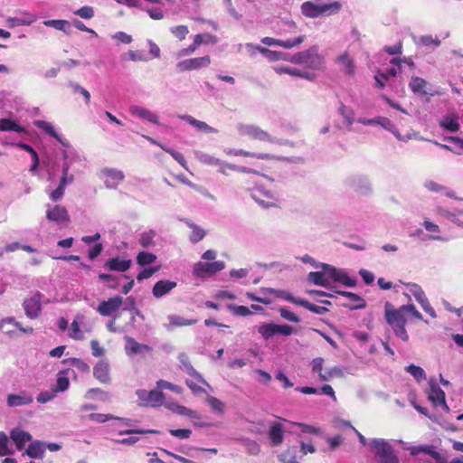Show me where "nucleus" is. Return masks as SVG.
I'll return each instance as SVG.
<instances>
[{
  "label": "nucleus",
  "instance_id": "obj_27",
  "mask_svg": "<svg viewBox=\"0 0 463 463\" xmlns=\"http://www.w3.org/2000/svg\"><path fill=\"white\" fill-rule=\"evenodd\" d=\"M132 265L130 259H124L120 257L112 258L106 261L105 268L110 271H127Z\"/></svg>",
  "mask_w": 463,
  "mask_h": 463
},
{
  "label": "nucleus",
  "instance_id": "obj_46",
  "mask_svg": "<svg viewBox=\"0 0 463 463\" xmlns=\"http://www.w3.org/2000/svg\"><path fill=\"white\" fill-rule=\"evenodd\" d=\"M44 450H45V444L41 441L36 440V441L32 442L28 446V448L26 449V454L30 458H43Z\"/></svg>",
  "mask_w": 463,
  "mask_h": 463
},
{
  "label": "nucleus",
  "instance_id": "obj_15",
  "mask_svg": "<svg viewBox=\"0 0 463 463\" xmlns=\"http://www.w3.org/2000/svg\"><path fill=\"white\" fill-rule=\"evenodd\" d=\"M0 330L10 336L17 335V333L32 334L33 327H24L21 323L16 321L14 317H6L0 322Z\"/></svg>",
  "mask_w": 463,
  "mask_h": 463
},
{
  "label": "nucleus",
  "instance_id": "obj_3",
  "mask_svg": "<svg viewBox=\"0 0 463 463\" xmlns=\"http://www.w3.org/2000/svg\"><path fill=\"white\" fill-rule=\"evenodd\" d=\"M384 317L394 335L403 342H408L409 335L405 328L407 317H403L398 312H395L394 307L390 302H386L384 305Z\"/></svg>",
  "mask_w": 463,
  "mask_h": 463
},
{
  "label": "nucleus",
  "instance_id": "obj_16",
  "mask_svg": "<svg viewBox=\"0 0 463 463\" xmlns=\"http://www.w3.org/2000/svg\"><path fill=\"white\" fill-rule=\"evenodd\" d=\"M123 304V298L115 296L109 298L108 300L100 301L97 311L103 317H111L116 313Z\"/></svg>",
  "mask_w": 463,
  "mask_h": 463
},
{
  "label": "nucleus",
  "instance_id": "obj_10",
  "mask_svg": "<svg viewBox=\"0 0 463 463\" xmlns=\"http://www.w3.org/2000/svg\"><path fill=\"white\" fill-rule=\"evenodd\" d=\"M136 394L140 406L157 407L164 403V394L157 390L146 391L140 389L136 392Z\"/></svg>",
  "mask_w": 463,
  "mask_h": 463
},
{
  "label": "nucleus",
  "instance_id": "obj_4",
  "mask_svg": "<svg viewBox=\"0 0 463 463\" xmlns=\"http://www.w3.org/2000/svg\"><path fill=\"white\" fill-rule=\"evenodd\" d=\"M62 151L63 162L61 165V178L73 182L75 174L79 170V166L82 165L81 156L71 147L65 146Z\"/></svg>",
  "mask_w": 463,
  "mask_h": 463
},
{
  "label": "nucleus",
  "instance_id": "obj_45",
  "mask_svg": "<svg viewBox=\"0 0 463 463\" xmlns=\"http://www.w3.org/2000/svg\"><path fill=\"white\" fill-rule=\"evenodd\" d=\"M14 146L30 153V155L32 156V161H33L32 165L30 167V171L33 173L35 172V170L38 168L39 164H40L37 152L30 145L23 143V142L14 143Z\"/></svg>",
  "mask_w": 463,
  "mask_h": 463
},
{
  "label": "nucleus",
  "instance_id": "obj_5",
  "mask_svg": "<svg viewBox=\"0 0 463 463\" xmlns=\"http://www.w3.org/2000/svg\"><path fill=\"white\" fill-rule=\"evenodd\" d=\"M289 61L294 64L306 65L311 70H321L324 66V59L318 53L317 46L297 52L290 56Z\"/></svg>",
  "mask_w": 463,
  "mask_h": 463
},
{
  "label": "nucleus",
  "instance_id": "obj_49",
  "mask_svg": "<svg viewBox=\"0 0 463 463\" xmlns=\"http://www.w3.org/2000/svg\"><path fill=\"white\" fill-rule=\"evenodd\" d=\"M394 311L398 312L403 317H407V315H411L416 319H422V315L416 309L415 306L412 304L402 305L398 308L394 307Z\"/></svg>",
  "mask_w": 463,
  "mask_h": 463
},
{
  "label": "nucleus",
  "instance_id": "obj_21",
  "mask_svg": "<svg viewBox=\"0 0 463 463\" xmlns=\"http://www.w3.org/2000/svg\"><path fill=\"white\" fill-rule=\"evenodd\" d=\"M423 187L429 192L439 194L448 198L457 199L456 192L453 189L434 180H425L423 183Z\"/></svg>",
  "mask_w": 463,
  "mask_h": 463
},
{
  "label": "nucleus",
  "instance_id": "obj_11",
  "mask_svg": "<svg viewBox=\"0 0 463 463\" xmlns=\"http://www.w3.org/2000/svg\"><path fill=\"white\" fill-rule=\"evenodd\" d=\"M306 40V35L299 34L293 38H272V37H263L260 41L262 43L268 46H279L284 49H293L301 45Z\"/></svg>",
  "mask_w": 463,
  "mask_h": 463
},
{
  "label": "nucleus",
  "instance_id": "obj_31",
  "mask_svg": "<svg viewBox=\"0 0 463 463\" xmlns=\"http://www.w3.org/2000/svg\"><path fill=\"white\" fill-rule=\"evenodd\" d=\"M409 87L411 90V91L417 95H432V93L429 90V83L420 77H411L409 82Z\"/></svg>",
  "mask_w": 463,
  "mask_h": 463
},
{
  "label": "nucleus",
  "instance_id": "obj_26",
  "mask_svg": "<svg viewBox=\"0 0 463 463\" xmlns=\"http://www.w3.org/2000/svg\"><path fill=\"white\" fill-rule=\"evenodd\" d=\"M353 190L360 194H367L372 191V184L366 176H354L349 181Z\"/></svg>",
  "mask_w": 463,
  "mask_h": 463
},
{
  "label": "nucleus",
  "instance_id": "obj_28",
  "mask_svg": "<svg viewBox=\"0 0 463 463\" xmlns=\"http://www.w3.org/2000/svg\"><path fill=\"white\" fill-rule=\"evenodd\" d=\"M33 401V396L23 391L17 394H9L6 402L9 407H18L30 404Z\"/></svg>",
  "mask_w": 463,
  "mask_h": 463
},
{
  "label": "nucleus",
  "instance_id": "obj_43",
  "mask_svg": "<svg viewBox=\"0 0 463 463\" xmlns=\"http://www.w3.org/2000/svg\"><path fill=\"white\" fill-rule=\"evenodd\" d=\"M167 319L169 321V324L166 325L165 326L168 330H171L176 326H192L197 322L196 319H186L177 315H170L167 317Z\"/></svg>",
  "mask_w": 463,
  "mask_h": 463
},
{
  "label": "nucleus",
  "instance_id": "obj_60",
  "mask_svg": "<svg viewBox=\"0 0 463 463\" xmlns=\"http://www.w3.org/2000/svg\"><path fill=\"white\" fill-rule=\"evenodd\" d=\"M156 260V256L153 253L141 251L137 256V263L140 266L150 265Z\"/></svg>",
  "mask_w": 463,
  "mask_h": 463
},
{
  "label": "nucleus",
  "instance_id": "obj_47",
  "mask_svg": "<svg viewBox=\"0 0 463 463\" xmlns=\"http://www.w3.org/2000/svg\"><path fill=\"white\" fill-rule=\"evenodd\" d=\"M439 124L444 129H446L451 133H455L459 129L458 117H456L455 115H449V116L444 117L440 120Z\"/></svg>",
  "mask_w": 463,
  "mask_h": 463
},
{
  "label": "nucleus",
  "instance_id": "obj_25",
  "mask_svg": "<svg viewBox=\"0 0 463 463\" xmlns=\"http://www.w3.org/2000/svg\"><path fill=\"white\" fill-rule=\"evenodd\" d=\"M37 19V16L32 13L21 12L18 16L8 17L7 25L11 28L22 25H31Z\"/></svg>",
  "mask_w": 463,
  "mask_h": 463
},
{
  "label": "nucleus",
  "instance_id": "obj_48",
  "mask_svg": "<svg viewBox=\"0 0 463 463\" xmlns=\"http://www.w3.org/2000/svg\"><path fill=\"white\" fill-rule=\"evenodd\" d=\"M0 131H14L17 133H22L24 132V128L17 124V122L13 119L1 118Z\"/></svg>",
  "mask_w": 463,
  "mask_h": 463
},
{
  "label": "nucleus",
  "instance_id": "obj_39",
  "mask_svg": "<svg viewBox=\"0 0 463 463\" xmlns=\"http://www.w3.org/2000/svg\"><path fill=\"white\" fill-rule=\"evenodd\" d=\"M278 34L282 38H293L299 35L298 27L292 20L283 22L282 25L279 28Z\"/></svg>",
  "mask_w": 463,
  "mask_h": 463
},
{
  "label": "nucleus",
  "instance_id": "obj_52",
  "mask_svg": "<svg viewBox=\"0 0 463 463\" xmlns=\"http://www.w3.org/2000/svg\"><path fill=\"white\" fill-rule=\"evenodd\" d=\"M226 153L228 155H233L236 156H251V157H256L259 159H269V158L274 157L273 156H270L269 154H264V153L254 154V153H250V152H248V151H245L242 149H230Z\"/></svg>",
  "mask_w": 463,
  "mask_h": 463
},
{
  "label": "nucleus",
  "instance_id": "obj_20",
  "mask_svg": "<svg viewBox=\"0 0 463 463\" xmlns=\"http://www.w3.org/2000/svg\"><path fill=\"white\" fill-rule=\"evenodd\" d=\"M195 157L198 159V161L203 165H213L218 167V172H220L222 175H228L227 174V168L228 164L227 162H224L219 158H216L207 153L198 151L195 153Z\"/></svg>",
  "mask_w": 463,
  "mask_h": 463
},
{
  "label": "nucleus",
  "instance_id": "obj_41",
  "mask_svg": "<svg viewBox=\"0 0 463 463\" xmlns=\"http://www.w3.org/2000/svg\"><path fill=\"white\" fill-rule=\"evenodd\" d=\"M165 407L171 411L182 415V416H187L190 418H197V413L183 405L178 404L175 402H165L163 403Z\"/></svg>",
  "mask_w": 463,
  "mask_h": 463
},
{
  "label": "nucleus",
  "instance_id": "obj_62",
  "mask_svg": "<svg viewBox=\"0 0 463 463\" xmlns=\"http://www.w3.org/2000/svg\"><path fill=\"white\" fill-rule=\"evenodd\" d=\"M338 110H339V113L344 118L345 123L348 126H352L353 123L354 122V112L353 109L350 107H347L344 104H341Z\"/></svg>",
  "mask_w": 463,
  "mask_h": 463
},
{
  "label": "nucleus",
  "instance_id": "obj_53",
  "mask_svg": "<svg viewBox=\"0 0 463 463\" xmlns=\"http://www.w3.org/2000/svg\"><path fill=\"white\" fill-rule=\"evenodd\" d=\"M70 382L65 372H60L56 380V384L52 387L55 392H64L69 388Z\"/></svg>",
  "mask_w": 463,
  "mask_h": 463
},
{
  "label": "nucleus",
  "instance_id": "obj_57",
  "mask_svg": "<svg viewBox=\"0 0 463 463\" xmlns=\"http://www.w3.org/2000/svg\"><path fill=\"white\" fill-rule=\"evenodd\" d=\"M405 371L409 373L417 382H421L426 379L425 371L415 364H410L405 367Z\"/></svg>",
  "mask_w": 463,
  "mask_h": 463
},
{
  "label": "nucleus",
  "instance_id": "obj_37",
  "mask_svg": "<svg viewBox=\"0 0 463 463\" xmlns=\"http://www.w3.org/2000/svg\"><path fill=\"white\" fill-rule=\"evenodd\" d=\"M286 431V428L279 423L274 422L270 425L269 430V438L273 446H278L283 441V433Z\"/></svg>",
  "mask_w": 463,
  "mask_h": 463
},
{
  "label": "nucleus",
  "instance_id": "obj_17",
  "mask_svg": "<svg viewBox=\"0 0 463 463\" xmlns=\"http://www.w3.org/2000/svg\"><path fill=\"white\" fill-rule=\"evenodd\" d=\"M85 316L77 314L71 324L69 328V336L74 340H83L85 338V332H90V328L85 326Z\"/></svg>",
  "mask_w": 463,
  "mask_h": 463
},
{
  "label": "nucleus",
  "instance_id": "obj_6",
  "mask_svg": "<svg viewBox=\"0 0 463 463\" xmlns=\"http://www.w3.org/2000/svg\"><path fill=\"white\" fill-rule=\"evenodd\" d=\"M369 447L381 463H399L398 457L387 440L383 439H372L369 441Z\"/></svg>",
  "mask_w": 463,
  "mask_h": 463
},
{
  "label": "nucleus",
  "instance_id": "obj_35",
  "mask_svg": "<svg viewBox=\"0 0 463 463\" xmlns=\"http://www.w3.org/2000/svg\"><path fill=\"white\" fill-rule=\"evenodd\" d=\"M33 124L36 128L58 140L63 146H68V143L56 132L52 123L45 120H35Z\"/></svg>",
  "mask_w": 463,
  "mask_h": 463
},
{
  "label": "nucleus",
  "instance_id": "obj_38",
  "mask_svg": "<svg viewBox=\"0 0 463 463\" xmlns=\"http://www.w3.org/2000/svg\"><path fill=\"white\" fill-rule=\"evenodd\" d=\"M274 70L276 72H278L279 74L286 73V74H289L291 76H297V77H300V78L307 79L309 80H312L314 79V74H312L308 71H301L297 68H291L288 66L279 65V66L274 67Z\"/></svg>",
  "mask_w": 463,
  "mask_h": 463
},
{
  "label": "nucleus",
  "instance_id": "obj_50",
  "mask_svg": "<svg viewBox=\"0 0 463 463\" xmlns=\"http://www.w3.org/2000/svg\"><path fill=\"white\" fill-rule=\"evenodd\" d=\"M391 66L386 70V71H381V77L385 80H389L390 78H393L397 75V73L401 71V60L398 58H392L390 61Z\"/></svg>",
  "mask_w": 463,
  "mask_h": 463
},
{
  "label": "nucleus",
  "instance_id": "obj_14",
  "mask_svg": "<svg viewBox=\"0 0 463 463\" xmlns=\"http://www.w3.org/2000/svg\"><path fill=\"white\" fill-rule=\"evenodd\" d=\"M42 297L40 292H35L26 298L23 302V307L27 317L34 319L39 317L42 312Z\"/></svg>",
  "mask_w": 463,
  "mask_h": 463
},
{
  "label": "nucleus",
  "instance_id": "obj_30",
  "mask_svg": "<svg viewBox=\"0 0 463 463\" xmlns=\"http://www.w3.org/2000/svg\"><path fill=\"white\" fill-rule=\"evenodd\" d=\"M176 282L171 280H159L152 289L155 298H161L176 287Z\"/></svg>",
  "mask_w": 463,
  "mask_h": 463
},
{
  "label": "nucleus",
  "instance_id": "obj_8",
  "mask_svg": "<svg viewBox=\"0 0 463 463\" xmlns=\"http://www.w3.org/2000/svg\"><path fill=\"white\" fill-rule=\"evenodd\" d=\"M238 133L242 137H248L251 139L276 143L277 139L272 137L269 133L261 129L260 127L250 124H239L237 126Z\"/></svg>",
  "mask_w": 463,
  "mask_h": 463
},
{
  "label": "nucleus",
  "instance_id": "obj_59",
  "mask_svg": "<svg viewBox=\"0 0 463 463\" xmlns=\"http://www.w3.org/2000/svg\"><path fill=\"white\" fill-rule=\"evenodd\" d=\"M187 224L192 229V233L190 234V241L193 243H196L202 241L205 236L204 230L192 222H187Z\"/></svg>",
  "mask_w": 463,
  "mask_h": 463
},
{
  "label": "nucleus",
  "instance_id": "obj_63",
  "mask_svg": "<svg viewBox=\"0 0 463 463\" xmlns=\"http://www.w3.org/2000/svg\"><path fill=\"white\" fill-rule=\"evenodd\" d=\"M279 458L282 463H299L297 459V450L288 449L279 455Z\"/></svg>",
  "mask_w": 463,
  "mask_h": 463
},
{
  "label": "nucleus",
  "instance_id": "obj_7",
  "mask_svg": "<svg viewBox=\"0 0 463 463\" xmlns=\"http://www.w3.org/2000/svg\"><path fill=\"white\" fill-rule=\"evenodd\" d=\"M250 196L262 208L275 207L278 203L276 193L261 184L255 185L250 191Z\"/></svg>",
  "mask_w": 463,
  "mask_h": 463
},
{
  "label": "nucleus",
  "instance_id": "obj_42",
  "mask_svg": "<svg viewBox=\"0 0 463 463\" xmlns=\"http://www.w3.org/2000/svg\"><path fill=\"white\" fill-rule=\"evenodd\" d=\"M422 225L427 232L431 233L430 235H429V239L434 240V241H447L446 237L441 236L439 234L440 228L438 224L430 222L429 219H425Z\"/></svg>",
  "mask_w": 463,
  "mask_h": 463
},
{
  "label": "nucleus",
  "instance_id": "obj_22",
  "mask_svg": "<svg viewBox=\"0 0 463 463\" xmlns=\"http://www.w3.org/2000/svg\"><path fill=\"white\" fill-rule=\"evenodd\" d=\"M129 113L132 116L137 117L138 118H142L150 123L159 125V116L157 115V113H156L145 107L137 106V105H131L129 107Z\"/></svg>",
  "mask_w": 463,
  "mask_h": 463
},
{
  "label": "nucleus",
  "instance_id": "obj_33",
  "mask_svg": "<svg viewBox=\"0 0 463 463\" xmlns=\"http://www.w3.org/2000/svg\"><path fill=\"white\" fill-rule=\"evenodd\" d=\"M179 118L186 121L188 124H190L192 127H194L195 129H197L200 132L217 133V129L209 126L207 123H205L203 121L194 118V117H192L190 115H181V116H179Z\"/></svg>",
  "mask_w": 463,
  "mask_h": 463
},
{
  "label": "nucleus",
  "instance_id": "obj_56",
  "mask_svg": "<svg viewBox=\"0 0 463 463\" xmlns=\"http://www.w3.org/2000/svg\"><path fill=\"white\" fill-rule=\"evenodd\" d=\"M207 403L211 407V409L218 413V414H223L225 411V404L221 400L217 399L216 397L207 395Z\"/></svg>",
  "mask_w": 463,
  "mask_h": 463
},
{
  "label": "nucleus",
  "instance_id": "obj_55",
  "mask_svg": "<svg viewBox=\"0 0 463 463\" xmlns=\"http://www.w3.org/2000/svg\"><path fill=\"white\" fill-rule=\"evenodd\" d=\"M258 331L265 340H268L270 337H272L273 335H277L276 324H273V323L263 324L259 326Z\"/></svg>",
  "mask_w": 463,
  "mask_h": 463
},
{
  "label": "nucleus",
  "instance_id": "obj_1",
  "mask_svg": "<svg viewBox=\"0 0 463 463\" xmlns=\"http://www.w3.org/2000/svg\"><path fill=\"white\" fill-rule=\"evenodd\" d=\"M322 270L310 272L307 280L317 286L333 289V284L340 282L347 287H354L355 279L350 278L344 270L337 269L328 264H321Z\"/></svg>",
  "mask_w": 463,
  "mask_h": 463
},
{
  "label": "nucleus",
  "instance_id": "obj_32",
  "mask_svg": "<svg viewBox=\"0 0 463 463\" xmlns=\"http://www.w3.org/2000/svg\"><path fill=\"white\" fill-rule=\"evenodd\" d=\"M292 426V429L290 431L292 433L301 435V434H307V435H314V436H319L321 435L322 431L321 429L313 425L304 424V423H296L292 422L290 423Z\"/></svg>",
  "mask_w": 463,
  "mask_h": 463
},
{
  "label": "nucleus",
  "instance_id": "obj_61",
  "mask_svg": "<svg viewBox=\"0 0 463 463\" xmlns=\"http://www.w3.org/2000/svg\"><path fill=\"white\" fill-rule=\"evenodd\" d=\"M407 287L409 292L415 298L418 303L427 298L423 289L418 284L410 283Z\"/></svg>",
  "mask_w": 463,
  "mask_h": 463
},
{
  "label": "nucleus",
  "instance_id": "obj_64",
  "mask_svg": "<svg viewBox=\"0 0 463 463\" xmlns=\"http://www.w3.org/2000/svg\"><path fill=\"white\" fill-rule=\"evenodd\" d=\"M241 442L245 447L248 453H250L251 455L259 454L260 449L259 444L256 441L249 439H241Z\"/></svg>",
  "mask_w": 463,
  "mask_h": 463
},
{
  "label": "nucleus",
  "instance_id": "obj_13",
  "mask_svg": "<svg viewBox=\"0 0 463 463\" xmlns=\"http://www.w3.org/2000/svg\"><path fill=\"white\" fill-rule=\"evenodd\" d=\"M225 268V263L222 260L213 262H203L199 261L194 266V275L197 278H205L212 276L219 271H222Z\"/></svg>",
  "mask_w": 463,
  "mask_h": 463
},
{
  "label": "nucleus",
  "instance_id": "obj_24",
  "mask_svg": "<svg viewBox=\"0 0 463 463\" xmlns=\"http://www.w3.org/2000/svg\"><path fill=\"white\" fill-rule=\"evenodd\" d=\"M151 351V347L147 345L140 344L130 336H125V352L128 356L135 354H144Z\"/></svg>",
  "mask_w": 463,
  "mask_h": 463
},
{
  "label": "nucleus",
  "instance_id": "obj_19",
  "mask_svg": "<svg viewBox=\"0 0 463 463\" xmlns=\"http://www.w3.org/2000/svg\"><path fill=\"white\" fill-rule=\"evenodd\" d=\"M211 63V59L209 56L198 57V58H191L184 61H182L177 63V68L179 71H194L199 70L201 68L208 67Z\"/></svg>",
  "mask_w": 463,
  "mask_h": 463
},
{
  "label": "nucleus",
  "instance_id": "obj_58",
  "mask_svg": "<svg viewBox=\"0 0 463 463\" xmlns=\"http://www.w3.org/2000/svg\"><path fill=\"white\" fill-rule=\"evenodd\" d=\"M415 43L418 45L423 46H434L439 47L440 45V41L438 37H433L430 34L421 35L417 40H415Z\"/></svg>",
  "mask_w": 463,
  "mask_h": 463
},
{
  "label": "nucleus",
  "instance_id": "obj_12",
  "mask_svg": "<svg viewBox=\"0 0 463 463\" xmlns=\"http://www.w3.org/2000/svg\"><path fill=\"white\" fill-rule=\"evenodd\" d=\"M108 189H116L124 180L125 175L121 170L105 167L99 174Z\"/></svg>",
  "mask_w": 463,
  "mask_h": 463
},
{
  "label": "nucleus",
  "instance_id": "obj_36",
  "mask_svg": "<svg viewBox=\"0 0 463 463\" xmlns=\"http://www.w3.org/2000/svg\"><path fill=\"white\" fill-rule=\"evenodd\" d=\"M433 213L439 220H447L454 224H463L458 219V213H454V210H449L443 206H436Z\"/></svg>",
  "mask_w": 463,
  "mask_h": 463
},
{
  "label": "nucleus",
  "instance_id": "obj_9",
  "mask_svg": "<svg viewBox=\"0 0 463 463\" xmlns=\"http://www.w3.org/2000/svg\"><path fill=\"white\" fill-rule=\"evenodd\" d=\"M46 207V219L52 222L56 223L60 227H65L70 222V215L65 207L59 204L47 203Z\"/></svg>",
  "mask_w": 463,
  "mask_h": 463
},
{
  "label": "nucleus",
  "instance_id": "obj_23",
  "mask_svg": "<svg viewBox=\"0 0 463 463\" xmlns=\"http://www.w3.org/2000/svg\"><path fill=\"white\" fill-rule=\"evenodd\" d=\"M381 126L385 130L393 134V136L400 141L407 142L411 139L415 134H408V135H401L396 126L388 118L385 117H376V124Z\"/></svg>",
  "mask_w": 463,
  "mask_h": 463
},
{
  "label": "nucleus",
  "instance_id": "obj_34",
  "mask_svg": "<svg viewBox=\"0 0 463 463\" xmlns=\"http://www.w3.org/2000/svg\"><path fill=\"white\" fill-rule=\"evenodd\" d=\"M10 437L15 444L17 449H22L25 443L32 439V436L29 432L24 431L19 428H15L11 430Z\"/></svg>",
  "mask_w": 463,
  "mask_h": 463
},
{
  "label": "nucleus",
  "instance_id": "obj_29",
  "mask_svg": "<svg viewBox=\"0 0 463 463\" xmlns=\"http://www.w3.org/2000/svg\"><path fill=\"white\" fill-rule=\"evenodd\" d=\"M181 367L191 377L194 378L199 383L207 386L209 389H212L211 385L203 379V377L193 367V365L188 361L186 355L182 354L179 357Z\"/></svg>",
  "mask_w": 463,
  "mask_h": 463
},
{
  "label": "nucleus",
  "instance_id": "obj_2",
  "mask_svg": "<svg viewBox=\"0 0 463 463\" xmlns=\"http://www.w3.org/2000/svg\"><path fill=\"white\" fill-rule=\"evenodd\" d=\"M342 5L338 1L310 0L302 3L301 13L307 18L326 17L340 12Z\"/></svg>",
  "mask_w": 463,
  "mask_h": 463
},
{
  "label": "nucleus",
  "instance_id": "obj_44",
  "mask_svg": "<svg viewBox=\"0 0 463 463\" xmlns=\"http://www.w3.org/2000/svg\"><path fill=\"white\" fill-rule=\"evenodd\" d=\"M338 65L345 74H353L354 71V61L348 53L345 52L336 59Z\"/></svg>",
  "mask_w": 463,
  "mask_h": 463
},
{
  "label": "nucleus",
  "instance_id": "obj_18",
  "mask_svg": "<svg viewBox=\"0 0 463 463\" xmlns=\"http://www.w3.org/2000/svg\"><path fill=\"white\" fill-rule=\"evenodd\" d=\"M428 397L434 406H441L445 411H449V408L446 403L445 392L433 381L430 382V390Z\"/></svg>",
  "mask_w": 463,
  "mask_h": 463
},
{
  "label": "nucleus",
  "instance_id": "obj_40",
  "mask_svg": "<svg viewBox=\"0 0 463 463\" xmlns=\"http://www.w3.org/2000/svg\"><path fill=\"white\" fill-rule=\"evenodd\" d=\"M94 376L103 383L109 382V365L105 361H99L93 369Z\"/></svg>",
  "mask_w": 463,
  "mask_h": 463
},
{
  "label": "nucleus",
  "instance_id": "obj_54",
  "mask_svg": "<svg viewBox=\"0 0 463 463\" xmlns=\"http://www.w3.org/2000/svg\"><path fill=\"white\" fill-rule=\"evenodd\" d=\"M194 42L195 43V45L199 47L202 44H215L218 42V39L215 35L207 33L196 34L194 38Z\"/></svg>",
  "mask_w": 463,
  "mask_h": 463
},
{
  "label": "nucleus",
  "instance_id": "obj_51",
  "mask_svg": "<svg viewBox=\"0 0 463 463\" xmlns=\"http://www.w3.org/2000/svg\"><path fill=\"white\" fill-rule=\"evenodd\" d=\"M72 183L73 182L68 181L65 178L61 177L57 188L50 194L51 200H52L53 202L60 201L63 197L66 186Z\"/></svg>",
  "mask_w": 463,
  "mask_h": 463
}]
</instances>
